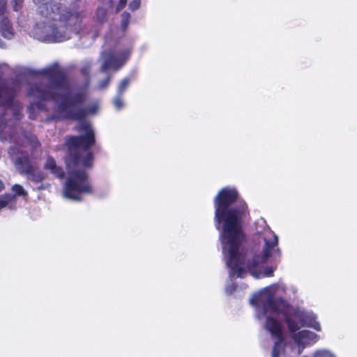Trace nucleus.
I'll return each instance as SVG.
<instances>
[{
    "instance_id": "nucleus-1",
    "label": "nucleus",
    "mask_w": 357,
    "mask_h": 357,
    "mask_svg": "<svg viewBox=\"0 0 357 357\" xmlns=\"http://www.w3.org/2000/svg\"><path fill=\"white\" fill-rule=\"evenodd\" d=\"M215 221L217 229L222 225L220 241L226 264L229 268L230 277L243 278L248 271L254 278H261L273 275L275 267L262 268L271 252L280 257V250L277 247L278 238L270 229L264 219L256 222V230L263 234L264 246L261 252L252 256L245 262L246 251L241 248L243 240L242 219L246 215L247 206L242 200H238L235 189L223 188L214 201Z\"/></svg>"
},
{
    "instance_id": "nucleus-2",
    "label": "nucleus",
    "mask_w": 357,
    "mask_h": 357,
    "mask_svg": "<svg viewBox=\"0 0 357 357\" xmlns=\"http://www.w3.org/2000/svg\"><path fill=\"white\" fill-rule=\"evenodd\" d=\"M276 284L267 287L255 294L250 301L255 306L256 317L262 321L264 329L273 338L276 339L272 350V357L289 356L287 345L284 340L282 320L284 318L291 338L298 345L296 354H301L306 345L315 342L318 336L308 330L300 331L303 326L301 316L298 312L292 314L293 309L282 298H275Z\"/></svg>"
},
{
    "instance_id": "nucleus-3",
    "label": "nucleus",
    "mask_w": 357,
    "mask_h": 357,
    "mask_svg": "<svg viewBox=\"0 0 357 357\" xmlns=\"http://www.w3.org/2000/svg\"><path fill=\"white\" fill-rule=\"evenodd\" d=\"M39 75L47 77L51 84L43 82H36L29 84L26 95L36 100L31 102L28 108L29 118L33 120L36 118L34 107L42 109L47 101H53L57 104L58 109L63 119L84 121L88 115L96 114L98 112V104L93 102L84 107L89 95L85 90L73 91L67 90L64 93H58L55 89H66L69 82L66 71L60 68L57 64L43 68Z\"/></svg>"
},
{
    "instance_id": "nucleus-4",
    "label": "nucleus",
    "mask_w": 357,
    "mask_h": 357,
    "mask_svg": "<svg viewBox=\"0 0 357 357\" xmlns=\"http://www.w3.org/2000/svg\"><path fill=\"white\" fill-rule=\"evenodd\" d=\"M19 88L17 81L0 78V139L14 144L8 153L19 173L34 183H41L45 178V174L31 161L29 153L22 150L26 144L30 146L32 152L40 149L41 144L37 136L24 130L20 135H16L13 128H10L8 133L4 132L7 128V109L13 105Z\"/></svg>"
},
{
    "instance_id": "nucleus-5",
    "label": "nucleus",
    "mask_w": 357,
    "mask_h": 357,
    "mask_svg": "<svg viewBox=\"0 0 357 357\" xmlns=\"http://www.w3.org/2000/svg\"><path fill=\"white\" fill-rule=\"evenodd\" d=\"M81 130L85 132L84 135L69 136L66 141L65 163L68 177L63 195L75 201H82V194L93 192L87 170L93 166L94 156L89 149L96 144V137L91 124L84 122Z\"/></svg>"
},
{
    "instance_id": "nucleus-6",
    "label": "nucleus",
    "mask_w": 357,
    "mask_h": 357,
    "mask_svg": "<svg viewBox=\"0 0 357 357\" xmlns=\"http://www.w3.org/2000/svg\"><path fill=\"white\" fill-rule=\"evenodd\" d=\"M33 1L39 4L38 11L45 18L43 25L36 32L42 42L56 43L69 40L85 17L81 0H72L67 3L54 0Z\"/></svg>"
},
{
    "instance_id": "nucleus-7",
    "label": "nucleus",
    "mask_w": 357,
    "mask_h": 357,
    "mask_svg": "<svg viewBox=\"0 0 357 357\" xmlns=\"http://www.w3.org/2000/svg\"><path fill=\"white\" fill-rule=\"evenodd\" d=\"M44 169L49 170L53 175L59 178H63L65 172L63 168L57 165L56 160L52 156H47L45 163L44 164Z\"/></svg>"
},
{
    "instance_id": "nucleus-8",
    "label": "nucleus",
    "mask_w": 357,
    "mask_h": 357,
    "mask_svg": "<svg viewBox=\"0 0 357 357\" xmlns=\"http://www.w3.org/2000/svg\"><path fill=\"white\" fill-rule=\"evenodd\" d=\"M123 64L124 63L121 62L119 59L113 55H109L102 62L100 71L102 73H106L110 68H113L114 70H119Z\"/></svg>"
},
{
    "instance_id": "nucleus-9",
    "label": "nucleus",
    "mask_w": 357,
    "mask_h": 357,
    "mask_svg": "<svg viewBox=\"0 0 357 357\" xmlns=\"http://www.w3.org/2000/svg\"><path fill=\"white\" fill-rule=\"evenodd\" d=\"M0 32L3 37L10 39L14 36V30L10 21L6 17L0 20Z\"/></svg>"
},
{
    "instance_id": "nucleus-10",
    "label": "nucleus",
    "mask_w": 357,
    "mask_h": 357,
    "mask_svg": "<svg viewBox=\"0 0 357 357\" xmlns=\"http://www.w3.org/2000/svg\"><path fill=\"white\" fill-rule=\"evenodd\" d=\"M134 78V76H132V77H126L122 79L117 87V93L119 95H123L126 90L129 86L130 82L133 80Z\"/></svg>"
},
{
    "instance_id": "nucleus-11",
    "label": "nucleus",
    "mask_w": 357,
    "mask_h": 357,
    "mask_svg": "<svg viewBox=\"0 0 357 357\" xmlns=\"http://www.w3.org/2000/svg\"><path fill=\"white\" fill-rule=\"evenodd\" d=\"M15 202V195L6 193L0 197V210L5 208L9 203Z\"/></svg>"
},
{
    "instance_id": "nucleus-12",
    "label": "nucleus",
    "mask_w": 357,
    "mask_h": 357,
    "mask_svg": "<svg viewBox=\"0 0 357 357\" xmlns=\"http://www.w3.org/2000/svg\"><path fill=\"white\" fill-rule=\"evenodd\" d=\"M121 26L123 31H126L130 24V15L129 13L124 11L121 13Z\"/></svg>"
},
{
    "instance_id": "nucleus-13",
    "label": "nucleus",
    "mask_w": 357,
    "mask_h": 357,
    "mask_svg": "<svg viewBox=\"0 0 357 357\" xmlns=\"http://www.w3.org/2000/svg\"><path fill=\"white\" fill-rule=\"evenodd\" d=\"M12 190L15 192V199L16 196H27V192L24 190L23 187L19 184H15L12 187Z\"/></svg>"
},
{
    "instance_id": "nucleus-14",
    "label": "nucleus",
    "mask_w": 357,
    "mask_h": 357,
    "mask_svg": "<svg viewBox=\"0 0 357 357\" xmlns=\"http://www.w3.org/2000/svg\"><path fill=\"white\" fill-rule=\"evenodd\" d=\"M107 11L105 8L102 7H98L96 12V17L98 18V21L100 22H102L105 20L106 16H107Z\"/></svg>"
},
{
    "instance_id": "nucleus-15",
    "label": "nucleus",
    "mask_w": 357,
    "mask_h": 357,
    "mask_svg": "<svg viewBox=\"0 0 357 357\" xmlns=\"http://www.w3.org/2000/svg\"><path fill=\"white\" fill-rule=\"evenodd\" d=\"M123 95H119L116 93V96L114 99L113 103L116 109L119 110L123 107Z\"/></svg>"
},
{
    "instance_id": "nucleus-16",
    "label": "nucleus",
    "mask_w": 357,
    "mask_h": 357,
    "mask_svg": "<svg viewBox=\"0 0 357 357\" xmlns=\"http://www.w3.org/2000/svg\"><path fill=\"white\" fill-rule=\"evenodd\" d=\"M313 357H335V356L331 351L322 349L315 351Z\"/></svg>"
},
{
    "instance_id": "nucleus-17",
    "label": "nucleus",
    "mask_w": 357,
    "mask_h": 357,
    "mask_svg": "<svg viewBox=\"0 0 357 357\" xmlns=\"http://www.w3.org/2000/svg\"><path fill=\"white\" fill-rule=\"evenodd\" d=\"M111 79L112 76L110 75H108L103 80L99 82L98 89L100 90L106 89L109 86Z\"/></svg>"
},
{
    "instance_id": "nucleus-18",
    "label": "nucleus",
    "mask_w": 357,
    "mask_h": 357,
    "mask_svg": "<svg viewBox=\"0 0 357 357\" xmlns=\"http://www.w3.org/2000/svg\"><path fill=\"white\" fill-rule=\"evenodd\" d=\"M141 0H132L130 2L128 6L131 10L134 11L139 8Z\"/></svg>"
},
{
    "instance_id": "nucleus-19",
    "label": "nucleus",
    "mask_w": 357,
    "mask_h": 357,
    "mask_svg": "<svg viewBox=\"0 0 357 357\" xmlns=\"http://www.w3.org/2000/svg\"><path fill=\"white\" fill-rule=\"evenodd\" d=\"M7 0H0V16H3L6 11Z\"/></svg>"
},
{
    "instance_id": "nucleus-20",
    "label": "nucleus",
    "mask_w": 357,
    "mask_h": 357,
    "mask_svg": "<svg viewBox=\"0 0 357 357\" xmlns=\"http://www.w3.org/2000/svg\"><path fill=\"white\" fill-rule=\"evenodd\" d=\"M127 4V0H119V3L116 6V11L119 12L123 9Z\"/></svg>"
},
{
    "instance_id": "nucleus-21",
    "label": "nucleus",
    "mask_w": 357,
    "mask_h": 357,
    "mask_svg": "<svg viewBox=\"0 0 357 357\" xmlns=\"http://www.w3.org/2000/svg\"><path fill=\"white\" fill-rule=\"evenodd\" d=\"M310 326L313 328L314 329L319 331H321V326H320V324L319 322L316 321H313L312 322H311L310 324Z\"/></svg>"
},
{
    "instance_id": "nucleus-22",
    "label": "nucleus",
    "mask_w": 357,
    "mask_h": 357,
    "mask_svg": "<svg viewBox=\"0 0 357 357\" xmlns=\"http://www.w3.org/2000/svg\"><path fill=\"white\" fill-rule=\"evenodd\" d=\"M15 4L13 6V9L15 11H17L19 10V7H21V3L23 2V0H15Z\"/></svg>"
},
{
    "instance_id": "nucleus-23",
    "label": "nucleus",
    "mask_w": 357,
    "mask_h": 357,
    "mask_svg": "<svg viewBox=\"0 0 357 357\" xmlns=\"http://www.w3.org/2000/svg\"><path fill=\"white\" fill-rule=\"evenodd\" d=\"M234 289H235V286L233 283L231 285H227L226 287V292L227 294H231L233 292V291H234Z\"/></svg>"
},
{
    "instance_id": "nucleus-24",
    "label": "nucleus",
    "mask_w": 357,
    "mask_h": 357,
    "mask_svg": "<svg viewBox=\"0 0 357 357\" xmlns=\"http://www.w3.org/2000/svg\"><path fill=\"white\" fill-rule=\"evenodd\" d=\"M14 116H15V119L17 120H20L21 118H22V114L20 113V110L19 109H16L15 112H14Z\"/></svg>"
},
{
    "instance_id": "nucleus-25",
    "label": "nucleus",
    "mask_w": 357,
    "mask_h": 357,
    "mask_svg": "<svg viewBox=\"0 0 357 357\" xmlns=\"http://www.w3.org/2000/svg\"><path fill=\"white\" fill-rule=\"evenodd\" d=\"M4 188V184L2 181L0 180V192Z\"/></svg>"
},
{
    "instance_id": "nucleus-26",
    "label": "nucleus",
    "mask_w": 357,
    "mask_h": 357,
    "mask_svg": "<svg viewBox=\"0 0 357 357\" xmlns=\"http://www.w3.org/2000/svg\"><path fill=\"white\" fill-rule=\"evenodd\" d=\"M82 74H84V75H86V74H88V71H87V70H86V69H85V68L82 69Z\"/></svg>"
},
{
    "instance_id": "nucleus-27",
    "label": "nucleus",
    "mask_w": 357,
    "mask_h": 357,
    "mask_svg": "<svg viewBox=\"0 0 357 357\" xmlns=\"http://www.w3.org/2000/svg\"><path fill=\"white\" fill-rule=\"evenodd\" d=\"M45 189V187L43 186V185H41L40 186L38 187V190H44Z\"/></svg>"
},
{
    "instance_id": "nucleus-28",
    "label": "nucleus",
    "mask_w": 357,
    "mask_h": 357,
    "mask_svg": "<svg viewBox=\"0 0 357 357\" xmlns=\"http://www.w3.org/2000/svg\"><path fill=\"white\" fill-rule=\"evenodd\" d=\"M109 2V4L112 5L113 3V1L112 0H108Z\"/></svg>"
}]
</instances>
